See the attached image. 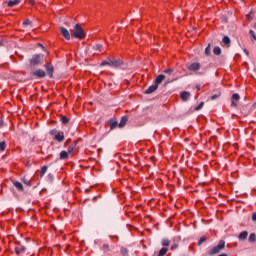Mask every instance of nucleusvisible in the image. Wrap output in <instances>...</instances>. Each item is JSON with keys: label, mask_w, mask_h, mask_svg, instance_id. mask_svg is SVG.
<instances>
[{"label": "nucleus", "mask_w": 256, "mask_h": 256, "mask_svg": "<svg viewBox=\"0 0 256 256\" xmlns=\"http://www.w3.org/2000/svg\"><path fill=\"white\" fill-rule=\"evenodd\" d=\"M201 109H203V102H201V103L195 108L196 111H199V110H201Z\"/></svg>", "instance_id": "nucleus-36"}, {"label": "nucleus", "mask_w": 256, "mask_h": 256, "mask_svg": "<svg viewBox=\"0 0 256 256\" xmlns=\"http://www.w3.org/2000/svg\"><path fill=\"white\" fill-rule=\"evenodd\" d=\"M249 34L251 35L252 37V41H256V35H255V32L253 30H250L249 31Z\"/></svg>", "instance_id": "nucleus-32"}, {"label": "nucleus", "mask_w": 256, "mask_h": 256, "mask_svg": "<svg viewBox=\"0 0 256 256\" xmlns=\"http://www.w3.org/2000/svg\"><path fill=\"white\" fill-rule=\"evenodd\" d=\"M53 71H54L53 65L47 64L46 72H47V75L50 77V79H53Z\"/></svg>", "instance_id": "nucleus-8"}, {"label": "nucleus", "mask_w": 256, "mask_h": 256, "mask_svg": "<svg viewBox=\"0 0 256 256\" xmlns=\"http://www.w3.org/2000/svg\"><path fill=\"white\" fill-rule=\"evenodd\" d=\"M182 101H189V97H191V93L184 91L180 95Z\"/></svg>", "instance_id": "nucleus-13"}, {"label": "nucleus", "mask_w": 256, "mask_h": 256, "mask_svg": "<svg viewBox=\"0 0 256 256\" xmlns=\"http://www.w3.org/2000/svg\"><path fill=\"white\" fill-rule=\"evenodd\" d=\"M42 59H43V55L35 54L30 59V65H33L35 67L36 65H39L41 63Z\"/></svg>", "instance_id": "nucleus-3"}, {"label": "nucleus", "mask_w": 256, "mask_h": 256, "mask_svg": "<svg viewBox=\"0 0 256 256\" xmlns=\"http://www.w3.org/2000/svg\"><path fill=\"white\" fill-rule=\"evenodd\" d=\"M205 241H207V239L205 237H201L199 242H198V245H201V244L205 243Z\"/></svg>", "instance_id": "nucleus-34"}, {"label": "nucleus", "mask_w": 256, "mask_h": 256, "mask_svg": "<svg viewBox=\"0 0 256 256\" xmlns=\"http://www.w3.org/2000/svg\"><path fill=\"white\" fill-rule=\"evenodd\" d=\"M0 45H2V43L0 42Z\"/></svg>", "instance_id": "nucleus-50"}, {"label": "nucleus", "mask_w": 256, "mask_h": 256, "mask_svg": "<svg viewBox=\"0 0 256 256\" xmlns=\"http://www.w3.org/2000/svg\"><path fill=\"white\" fill-rule=\"evenodd\" d=\"M213 53H214V55H221V48L219 46H216L213 49Z\"/></svg>", "instance_id": "nucleus-25"}, {"label": "nucleus", "mask_w": 256, "mask_h": 256, "mask_svg": "<svg viewBox=\"0 0 256 256\" xmlns=\"http://www.w3.org/2000/svg\"><path fill=\"white\" fill-rule=\"evenodd\" d=\"M201 69V64L199 63H192L190 66H188L189 71H199Z\"/></svg>", "instance_id": "nucleus-10"}, {"label": "nucleus", "mask_w": 256, "mask_h": 256, "mask_svg": "<svg viewBox=\"0 0 256 256\" xmlns=\"http://www.w3.org/2000/svg\"><path fill=\"white\" fill-rule=\"evenodd\" d=\"M57 133H59L58 131H57V129H53V130H51L50 131V135H57Z\"/></svg>", "instance_id": "nucleus-38"}, {"label": "nucleus", "mask_w": 256, "mask_h": 256, "mask_svg": "<svg viewBox=\"0 0 256 256\" xmlns=\"http://www.w3.org/2000/svg\"><path fill=\"white\" fill-rule=\"evenodd\" d=\"M45 173H47V166H43L41 168V173H40V177H43L45 175Z\"/></svg>", "instance_id": "nucleus-29"}, {"label": "nucleus", "mask_w": 256, "mask_h": 256, "mask_svg": "<svg viewBox=\"0 0 256 256\" xmlns=\"http://www.w3.org/2000/svg\"><path fill=\"white\" fill-rule=\"evenodd\" d=\"M21 3V0H9L7 5L8 7H15L16 5H19Z\"/></svg>", "instance_id": "nucleus-18"}, {"label": "nucleus", "mask_w": 256, "mask_h": 256, "mask_svg": "<svg viewBox=\"0 0 256 256\" xmlns=\"http://www.w3.org/2000/svg\"><path fill=\"white\" fill-rule=\"evenodd\" d=\"M255 241H256V234L255 233L250 234L249 242L250 243H255Z\"/></svg>", "instance_id": "nucleus-26"}, {"label": "nucleus", "mask_w": 256, "mask_h": 256, "mask_svg": "<svg viewBox=\"0 0 256 256\" xmlns=\"http://www.w3.org/2000/svg\"><path fill=\"white\" fill-rule=\"evenodd\" d=\"M128 118L127 116H124L121 118V121L118 124V127L123 128L125 125H127Z\"/></svg>", "instance_id": "nucleus-17"}, {"label": "nucleus", "mask_w": 256, "mask_h": 256, "mask_svg": "<svg viewBox=\"0 0 256 256\" xmlns=\"http://www.w3.org/2000/svg\"><path fill=\"white\" fill-rule=\"evenodd\" d=\"M111 60H112V59L104 60V61L100 64L101 67H105V65H108L109 67H111Z\"/></svg>", "instance_id": "nucleus-23"}, {"label": "nucleus", "mask_w": 256, "mask_h": 256, "mask_svg": "<svg viewBox=\"0 0 256 256\" xmlns=\"http://www.w3.org/2000/svg\"><path fill=\"white\" fill-rule=\"evenodd\" d=\"M167 251H169V248L163 247V248L159 251L158 256H165V255H167Z\"/></svg>", "instance_id": "nucleus-22"}, {"label": "nucleus", "mask_w": 256, "mask_h": 256, "mask_svg": "<svg viewBox=\"0 0 256 256\" xmlns=\"http://www.w3.org/2000/svg\"><path fill=\"white\" fill-rule=\"evenodd\" d=\"M246 19H253V12H250L249 14L246 15Z\"/></svg>", "instance_id": "nucleus-37"}, {"label": "nucleus", "mask_w": 256, "mask_h": 256, "mask_svg": "<svg viewBox=\"0 0 256 256\" xmlns=\"http://www.w3.org/2000/svg\"><path fill=\"white\" fill-rule=\"evenodd\" d=\"M175 248H177V246H172V249H175Z\"/></svg>", "instance_id": "nucleus-47"}, {"label": "nucleus", "mask_w": 256, "mask_h": 256, "mask_svg": "<svg viewBox=\"0 0 256 256\" xmlns=\"http://www.w3.org/2000/svg\"><path fill=\"white\" fill-rule=\"evenodd\" d=\"M75 147H77V145L75 143L70 145L68 147V153H73V151H75Z\"/></svg>", "instance_id": "nucleus-27"}, {"label": "nucleus", "mask_w": 256, "mask_h": 256, "mask_svg": "<svg viewBox=\"0 0 256 256\" xmlns=\"http://www.w3.org/2000/svg\"><path fill=\"white\" fill-rule=\"evenodd\" d=\"M239 99H241L239 94L235 93L232 95V102H231L232 107H237V103L235 101H239Z\"/></svg>", "instance_id": "nucleus-12"}, {"label": "nucleus", "mask_w": 256, "mask_h": 256, "mask_svg": "<svg viewBox=\"0 0 256 256\" xmlns=\"http://www.w3.org/2000/svg\"><path fill=\"white\" fill-rule=\"evenodd\" d=\"M71 36L75 39H85V31L81 25L76 24L72 30H70Z\"/></svg>", "instance_id": "nucleus-1"}, {"label": "nucleus", "mask_w": 256, "mask_h": 256, "mask_svg": "<svg viewBox=\"0 0 256 256\" xmlns=\"http://www.w3.org/2000/svg\"><path fill=\"white\" fill-rule=\"evenodd\" d=\"M164 73H166V75H171V73H173V69H166L164 70Z\"/></svg>", "instance_id": "nucleus-35"}, {"label": "nucleus", "mask_w": 256, "mask_h": 256, "mask_svg": "<svg viewBox=\"0 0 256 256\" xmlns=\"http://www.w3.org/2000/svg\"><path fill=\"white\" fill-rule=\"evenodd\" d=\"M243 52L245 53V55H247V57H249V50H247V48H244Z\"/></svg>", "instance_id": "nucleus-42"}, {"label": "nucleus", "mask_w": 256, "mask_h": 256, "mask_svg": "<svg viewBox=\"0 0 256 256\" xmlns=\"http://www.w3.org/2000/svg\"><path fill=\"white\" fill-rule=\"evenodd\" d=\"M1 125H3V121L0 120V127H1Z\"/></svg>", "instance_id": "nucleus-46"}, {"label": "nucleus", "mask_w": 256, "mask_h": 256, "mask_svg": "<svg viewBox=\"0 0 256 256\" xmlns=\"http://www.w3.org/2000/svg\"><path fill=\"white\" fill-rule=\"evenodd\" d=\"M205 54L206 55H211V44H208V46L206 47Z\"/></svg>", "instance_id": "nucleus-30"}, {"label": "nucleus", "mask_w": 256, "mask_h": 256, "mask_svg": "<svg viewBox=\"0 0 256 256\" xmlns=\"http://www.w3.org/2000/svg\"><path fill=\"white\" fill-rule=\"evenodd\" d=\"M102 48H103V46H102L101 44H97V45H96L97 51H101Z\"/></svg>", "instance_id": "nucleus-40"}, {"label": "nucleus", "mask_w": 256, "mask_h": 256, "mask_svg": "<svg viewBox=\"0 0 256 256\" xmlns=\"http://www.w3.org/2000/svg\"><path fill=\"white\" fill-rule=\"evenodd\" d=\"M254 29H256V23L254 24Z\"/></svg>", "instance_id": "nucleus-49"}, {"label": "nucleus", "mask_w": 256, "mask_h": 256, "mask_svg": "<svg viewBox=\"0 0 256 256\" xmlns=\"http://www.w3.org/2000/svg\"><path fill=\"white\" fill-rule=\"evenodd\" d=\"M248 236H249V232L243 231L239 234L238 239L239 241H245V239H247Z\"/></svg>", "instance_id": "nucleus-15"}, {"label": "nucleus", "mask_w": 256, "mask_h": 256, "mask_svg": "<svg viewBox=\"0 0 256 256\" xmlns=\"http://www.w3.org/2000/svg\"><path fill=\"white\" fill-rule=\"evenodd\" d=\"M221 97V94H214L211 96V100L215 101V99H219Z\"/></svg>", "instance_id": "nucleus-33"}, {"label": "nucleus", "mask_w": 256, "mask_h": 256, "mask_svg": "<svg viewBox=\"0 0 256 256\" xmlns=\"http://www.w3.org/2000/svg\"><path fill=\"white\" fill-rule=\"evenodd\" d=\"M23 25H31V20H25V21L23 22Z\"/></svg>", "instance_id": "nucleus-41"}, {"label": "nucleus", "mask_w": 256, "mask_h": 256, "mask_svg": "<svg viewBox=\"0 0 256 256\" xmlns=\"http://www.w3.org/2000/svg\"><path fill=\"white\" fill-rule=\"evenodd\" d=\"M223 249H225V241L220 240L218 245L210 249L208 253L209 255H217V253H221Z\"/></svg>", "instance_id": "nucleus-2"}, {"label": "nucleus", "mask_w": 256, "mask_h": 256, "mask_svg": "<svg viewBox=\"0 0 256 256\" xmlns=\"http://www.w3.org/2000/svg\"><path fill=\"white\" fill-rule=\"evenodd\" d=\"M25 251H27V248H25V246L16 247V255H21L22 253H25Z\"/></svg>", "instance_id": "nucleus-16"}, {"label": "nucleus", "mask_w": 256, "mask_h": 256, "mask_svg": "<svg viewBox=\"0 0 256 256\" xmlns=\"http://www.w3.org/2000/svg\"><path fill=\"white\" fill-rule=\"evenodd\" d=\"M169 245H171V241H169V239H163L162 240V246L163 247H169Z\"/></svg>", "instance_id": "nucleus-24"}, {"label": "nucleus", "mask_w": 256, "mask_h": 256, "mask_svg": "<svg viewBox=\"0 0 256 256\" xmlns=\"http://www.w3.org/2000/svg\"><path fill=\"white\" fill-rule=\"evenodd\" d=\"M14 187L18 190V191H23V184H21V182L19 181H14L13 182Z\"/></svg>", "instance_id": "nucleus-20"}, {"label": "nucleus", "mask_w": 256, "mask_h": 256, "mask_svg": "<svg viewBox=\"0 0 256 256\" xmlns=\"http://www.w3.org/2000/svg\"><path fill=\"white\" fill-rule=\"evenodd\" d=\"M6 147L7 144L5 143V141L0 142V151H4Z\"/></svg>", "instance_id": "nucleus-31"}, {"label": "nucleus", "mask_w": 256, "mask_h": 256, "mask_svg": "<svg viewBox=\"0 0 256 256\" xmlns=\"http://www.w3.org/2000/svg\"><path fill=\"white\" fill-rule=\"evenodd\" d=\"M60 159H62V160H67V159H69V152H67V151H61L60 152Z\"/></svg>", "instance_id": "nucleus-19"}, {"label": "nucleus", "mask_w": 256, "mask_h": 256, "mask_svg": "<svg viewBox=\"0 0 256 256\" xmlns=\"http://www.w3.org/2000/svg\"><path fill=\"white\" fill-rule=\"evenodd\" d=\"M222 45L224 47H231V38H229V36H224L222 39Z\"/></svg>", "instance_id": "nucleus-9"}, {"label": "nucleus", "mask_w": 256, "mask_h": 256, "mask_svg": "<svg viewBox=\"0 0 256 256\" xmlns=\"http://www.w3.org/2000/svg\"><path fill=\"white\" fill-rule=\"evenodd\" d=\"M110 64H111V67L117 68V67H121V65H123V61L121 59L114 58L111 60Z\"/></svg>", "instance_id": "nucleus-5"}, {"label": "nucleus", "mask_w": 256, "mask_h": 256, "mask_svg": "<svg viewBox=\"0 0 256 256\" xmlns=\"http://www.w3.org/2000/svg\"><path fill=\"white\" fill-rule=\"evenodd\" d=\"M157 89H159V86L156 85V84H154V85L150 86L148 89H146V90L144 91V93H145L146 95H151V93H155V91H156Z\"/></svg>", "instance_id": "nucleus-6"}, {"label": "nucleus", "mask_w": 256, "mask_h": 256, "mask_svg": "<svg viewBox=\"0 0 256 256\" xmlns=\"http://www.w3.org/2000/svg\"><path fill=\"white\" fill-rule=\"evenodd\" d=\"M122 253H127V250L122 251Z\"/></svg>", "instance_id": "nucleus-48"}, {"label": "nucleus", "mask_w": 256, "mask_h": 256, "mask_svg": "<svg viewBox=\"0 0 256 256\" xmlns=\"http://www.w3.org/2000/svg\"><path fill=\"white\" fill-rule=\"evenodd\" d=\"M109 123H110L111 131H113V129H115L117 127V125L119 126V123L113 119H111Z\"/></svg>", "instance_id": "nucleus-21"}, {"label": "nucleus", "mask_w": 256, "mask_h": 256, "mask_svg": "<svg viewBox=\"0 0 256 256\" xmlns=\"http://www.w3.org/2000/svg\"><path fill=\"white\" fill-rule=\"evenodd\" d=\"M54 139L58 141V143H63L65 141V134L63 132H58L55 136Z\"/></svg>", "instance_id": "nucleus-7"}, {"label": "nucleus", "mask_w": 256, "mask_h": 256, "mask_svg": "<svg viewBox=\"0 0 256 256\" xmlns=\"http://www.w3.org/2000/svg\"><path fill=\"white\" fill-rule=\"evenodd\" d=\"M104 251H109V244H103Z\"/></svg>", "instance_id": "nucleus-39"}, {"label": "nucleus", "mask_w": 256, "mask_h": 256, "mask_svg": "<svg viewBox=\"0 0 256 256\" xmlns=\"http://www.w3.org/2000/svg\"><path fill=\"white\" fill-rule=\"evenodd\" d=\"M60 33L63 35V37H65V39H67V41L71 39V33H69V30H67L65 27H60Z\"/></svg>", "instance_id": "nucleus-4"}, {"label": "nucleus", "mask_w": 256, "mask_h": 256, "mask_svg": "<svg viewBox=\"0 0 256 256\" xmlns=\"http://www.w3.org/2000/svg\"><path fill=\"white\" fill-rule=\"evenodd\" d=\"M164 79H165V75L160 74L158 77H156L155 84L158 86L161 85L163 83Z\"/></svg>", "instance_id": "nucleus-14"}, {"label": "nucleus", "mask_w": 256, "mask_h": 256, "mask_svg": "<svg viewBox=\"0 0 256 256\" xmlns=\"http://www.w3.org/2000/svg\"><path fill=\"white\" fill-rule=\"evenodd\" d=\"M61 122L63 123V125H67V123H69V118L66 117V116H63V117L61 118Z\"/></svg>", "instance_id": "nucleus-28"}, {"label": "nucleus", "mask_w": 256, "mask_h": 256, "mask_svg": "<svg viewBox=\"0 0 256 256\" xmlns=\"http://www.w3.org/2000/svg\"><path fill=\"white\" fill-rule=\"evenodd\" d=\"M196 89H198V91L201 89V86H196Z\"/></svg>", "instance_id": "nucleus-45"}, {"label": "nucleus", "mask_w": 256, "mask_h": 256, "mask_svg": "<svg viewBox=\"0 0 256 256\" xmlns=\"http://www.w3.org/2000/svg\"><path fill=\"white\" fill-rule=\"evenodd\" d=\"M252 221H256V212L252 214Z\"/></svg>", "instance_id": "nucleus-43"}, {"label": "nucleus", "mask_w": 256, "mask_h": 256, "mask_svg": "<svg viewBox=\"0 0 256 256\" xmlns=\"http://www.w3.org/2000/svg\"><path fill=\"white\" fill-rule=\"evenodd\" d=\"M33 75L38 77V79H43V77H45V72L42 69H38L33 72Z\"/></svg>", "instance_id": "nucleus-11"}, {"label": "nucleus", "mask_w": 256, "mask_h": 256, "mask_svg": "<svg viewBox=\"0 0 256 256\" xmlns=\"http://www.w3.org/2000/svg\"><path fill=\"white\" fill-rule=\"evenodd\" d=\"M24 183H25V185L31 186V182L28 180H25Z\"/></svg>", "instance_id": "nucleus-44"}]
</instances>
